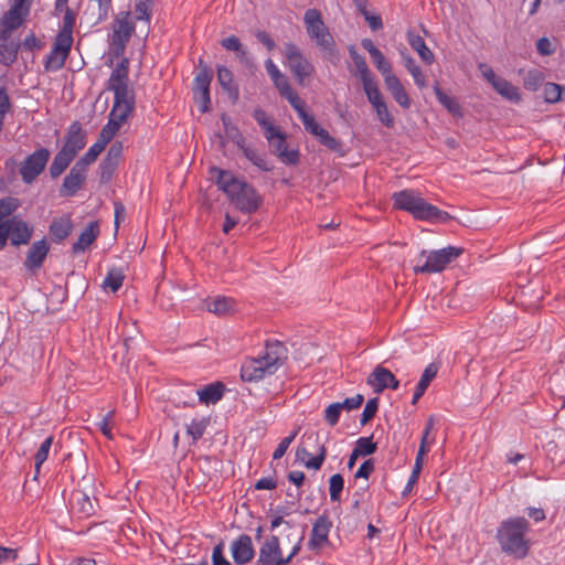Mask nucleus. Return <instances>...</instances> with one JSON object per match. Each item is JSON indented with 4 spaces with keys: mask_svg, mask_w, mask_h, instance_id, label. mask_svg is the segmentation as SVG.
Segmentation results:
<instances>
[{
    "mask_svg": "<svg viewBox=\"0 0 565 565\" xmlns=\"http://www.w3.org/2000/svg\"><path fill=\"white\" fill-rule=\"evenodd\" d=\"M327 456V449L323 445L319 447L318 455L315 457H309L305 461V466L309 469L319 470L326 459Z\"/></svg>",
    "mask_w": 565,
    "mask_h": 565,
    "instance_id": "obj_63",
    "label": "nucleus"
},
{
    "mask_svg": "<svg viewBox=\"0 0 565 565\" xmlns=\"http://www.w3.org/2000/svg\"><path fill=\"white\" fill-rule=\"evenodd\" d=\"M303 21L310 39L313 40L320 49L331 52L334 47V40L326 26L320 11L317 9L307 10Z\"/></svg>",
    "mask_w": 565,
    "mask_h": 565,
    "instance_id": "obj_7",
    "label": "nucleus"
},
{
    "mask_svg": "<svg viewBox=\"0 0 565 565\" xmlns=\"http://www.w3.org/2000/svg\"><path fill=\"white\" fill-rule=\"evenodd\" d=\"M316 137L319 139L320 143H322L330 150L337 151V152L342 150V143L338 139L332 137L324 128H322L316 135Z\"/></svg>",
    "mask_w": 565,
    "mask_h": 565,
    "instance_id": "obj_55",
    "label": "nucleus"
},
{
    "mask_svg": "<svg viewBox=\"0 0 565 565\" xmlns=\"http://www.w3.org/2000/svg\"><path fill=\"white\" fill-rule=\"evenodd\" d=\"M344 487V479L340 473L331 476L329 480V492L332 502L340 501L341 492Z\"/></svg>",
    "mask_w": 565,
    "mask_h": 565,
    "instance_id": "obj_50",
    "label": "nucleus"
},
{
    "mask_svg": "<svg viewBox=\"0 0 565 565\" xmlns=\"http://www.w3.org/2000/svg\"><path fill=\"white\" fill-rule=\"evenodd\" d=\"M50 250L49 244L45 238L34 242L24 260V267L29 271H35L41 268Z\"/></svg>",
    "mask_w": 565,
    "mask_h": 565,
    "instance_id": "obj_22",
    "label": "nucleus"
},
{
    "mask_svg": "<svg viewBox=\"0 0 565 565\" xmlns=\"http://www.w3.org/2000/svg\"><path fill=\"white\" fill-rule=\"evenodd\" d=\"M258 565H286L288 559L282 557L279 539L271 535L262 545L257 561Z\"/></svg>",
    "mask_w": 565,
    "mask_h": 565,
    "instance_id": "obj_14",
    "label": "nucleus"
},
{
    "mask_svg": "<svg viewBox=\"0 0 565 565\" xmlns=\"http://www.w3.org/2000/svg\"><path fill=\"white\" fill-rule=\"evenodd\" d=\"M376 449V444L372 441V437H361L356 440L353 451L361 457L372 455Z\"/></svg>",
    "mask_w": 565,
    "mask_h": 565,
    "instance_id": "obj_49",
    "label": "nucleus"
},
{
    "mask_svg": "<svg viewBox=\"0 0 565 565\" xmlns=\"http://www.w3.org/2000/svg\"><path fill=\"white\" fill-rule=\"evenodd\" d=\"M51 152L46 148H40L29 154L20 164V175L25 184H32L45 170Z\"/></svg>",
    "mask_w": 565,
    "mask_h": 565,
    "instance_id": "obj_10",
    "label": "nucleus"
},
{
    "mask_svg": "<svg viewBox=\"0 0 565 565\" xmlns=\"http://www.w3.org/2000/svg\"><path fill=\"white\" fill-rule=\"evenodd\" d=\"M111 10V0H89L84 17L90 25H97L109 17Z\"/></svg>",
    "mask_w": 565,
    "mask_h": 565,
    "instance_id": "obj_21",
    "label": "nucleus"
},
{
    "mask_svg": "<svg viewBox=\"0 0 565 565\" xmlns=\"http://www.w3.org/2000/svg\"><path fill=\"white\" fill-rule=\"evenodd\" d=\"M316 137L319 139L320 143H322L330 150L337 151V152L342 150V143L338 139L332 137L324 128H322L316 135Z\"/></svg>",
    "mask_w": 565,
    "mask_h": 565,
    "instance_id": "obj_53",
    "label": "nucleus"
},
{
    "mask_svg": "<svg viewBox=\"0 0 565 565\" xmlns=\"http://www.w3.org/2000/svg\"><path fill=\"white\" fill-rule=\"evenodd\" d=\"M33 228L26 222L13 216L0 223V250H2L8 238L14 246L28 244L32 236Z\"/></svg>",
    "mask_w": 565,
    "mask_h": 565,
    "instance_id": "obj_9",
    "label": "nucleus"
},
{
    "mask_svg": "<svg viewBox=\"0 0 565 565\" xmlns=\"http://www.w3.org/2000/svg\"><path fill=\"white\" fill-rule=\"evenodd\" d=\"M438 370L439 366L436 363H430L426 366L418 382L420 388H427L429 386L430 382L436 377Z\"/></svg>",
    "mask_w": 565,
    "mask_h": 565,
    "instance_id": "obj_59",
    "label": "nucleus"
},
{
    "mask_svg": "<svg viewBox=\"0 0 565 565\" xmlns=\"http://www.w3.org/2000/svg\"><path fill=\"white\" fill-rule=\"evenodd\" d=\"M0 44L1 62L6 65H11L18 55L19 44L13 41H2Z\"/></svg>",
    "mask_w": 565,
    "mask_h": 565,
    "instance_id": "obj_42",
    "label": "nucleus"
},
{
    "mask_svg": "<svg viewBox=\"0 0 565 565\" xmlns=\"http://www.w3.org/2000/svg\"><path fill=\"white\" fill-rule=\"evenodd\" d=\"M394 206L407 211L415 218L422 221L441 220L447 213L437 206L428 203L419 192L414 190H403L393 194Z\"/></svg>",
    "mask_w": 565,
    "mask_h": 565,
    "instance_id": "obj_5",
    "label": "nucleus"
},
{
    "mask_svg": "<svg viewBox=\"0 0 565 565\" xmlns=\"http://www.w3.org/2000/svg\"><path fill=\"white\" fill-rule=\"evenodd\" d=\"M387 90L391 93L395 102L403 108L411 107V99L404 86L395 74L384 79Z\"/></svg>",
    "mask_w": 565,
    "mask_h": 565,
    "instance_id": "obj_26",
    "label": "nucleus"
},
{
    "mask_svg": "<svg viewBox=\"0 0 565 565\" xmlns=\"http://www.w3.org/2000/svg\"><path fill=\"white\" fill-rule=\"evenodd\" d=\"M377 408H379V399L377 398L369 399L363 412H362V415H361V419H360L361 424L365 425L366 423H369L375 416Z\"/></svg>",
    "mask_w": 565,
    "mask_h": 565,
    "instance_id": "obj_62",
    "label": "nucleus"
},
{
    "mask_svg": "<svg viewBox=\"0 0 565 565\" xmlns=\"http://www.w3.org/2000/svg\"><path fill=\"white\" fill-rule=\"evenodd\" d=\"M332 527V521L327 514L320 515L312 525L308 548L315 552L320 551L329 543V533Z\"/></svg>",
    "mask_w": 565,
    "mask_h": 565,
    "instance_id": "obj_13",
    "label": "nucleus"
},
{
    "mask_svg": "<svg viewBox=\"0 0 565 565\" xmlns=\"http://www.w3.org/2000/svg\"><path fill=\"white\" fill-rule=\"evenodd\" d=\"M287 349L279 342H267L265 351L258 358L246 359L241 366V379L244 382H258L270 376L284 364Z\"/></svg>",
    "mask_w": 565,
    "mask_h": 565,
    "instance_id": "obj_3",
    "label": "nucleus"
},
{
    "mask_svg": "<svg viewBox=\"0 0 565 565\" xmlns=\"http://www.w3.org/2000/svg\"><path fill=\"white\" fill-rule=\"evenodd\" d=\"M210 419L206 417L193 418L186 426V434L192 438L193 443L199 440L205 433Z\"/></svg>",
    "mask_w": 565,
    "mask_h": 565,
    "instance_id": "obj_41",
    "label": "nucleus"
},
{
    "mask_svg": "<svg viewBox=\"0 0 565 565\" xmlns=\"http://www.w3.org/2000/svg\"><path fill=\"white\" fill-rule=\"evenodd\" d=\"M408 43L413 50H415L419 57L427 64H431L435 60V56L429 47H427L424 39L415 34L414 32H408L407 34Z\"/></svg>",
    "mask_w": 565,
    "mask_h": 565,
    "instance_id": "obj_30",
    "label": "nucleus"
},
{
    "mask_svg": "<svg viewBox=\"0 0 565 565\" xmlns=\"http://www.w3.org/2000/svg\"><path fill=\"white\" fill-rule=\"evenodd\" d=\"M265 68L280 96L287 99L292 108H299L300 103L303 100L299 97L297 92L292 89L288 77L278 68L271 58L265 61Z\"/></svg>",
    "mask_w": 565,
    "mask_h": 565,
    "instance_id": "obj_12",
    "label": "nucleus"
},
{
    "mask_svg": "<svg viewBox=\"0 0 565 565\" xmlns=\"http://www.w3.org/2000/svg\"><path fill=\"white\" fill-rule=\"evenodd\" d=\"M151 4H152V2H149V1L136 0V3H135L136 19L139 21L149 22L150 17H151Z\"/></svg>",
    "mask_w": 565,
    "mask_h": 565,
    "instance_id": "obj_56",
    "label": "nucleus"
},
{
    "mask_svg": "<svg viewBox=\"0 0 565 565\" xmlns=\"http://www.w3.org/2000/svg\"><path fill=\"white\" fill-rule=\"evenodd\" d=\"M209 311L222 316L234 312L236 303L232 298L217 296L211 299L206 305Z\"/></svg>",
    "mask_w": 565,
    "mask_h": 565,
    "instance_id": "obj_31",
    "label": "nucleus"
},
{
    "mask_svg": "<svg viewBox=\"0 0 565 565\" xmlns=\"http://www.w3.org/2000/svg\"><path fill=\"white\" fill-rule=\"evenodd\" d=\"M404 65H405L406 70L411 73V75L413 76L415 84L419 88L425 87L426 86V77L423 74V72L420 71L419 66L416 65L415 60L412 56L406 55V56H404Z\"/></svg>",
    "mask_w": 565,
    "mask_h": 565,
    "instance_id": "obj_43",
    "label": "nucleus"
},
{
    "mask_svg": "<svg viewBox=\"0 0 565 565\" xmlns=\"http://www.w3.org/2000/svg\"><path fill=\"white\" fill-rule=\"evenodd\" d=\"M223 393L224 385L220 382L205 385L203 388L196 391L199 401L206 405L218 402L222 398Z\"/></svg>",
    "mask_w": 565,
    "mask_h": 565,
    "instance_id": "obj_29",
    "label": "nucleus"
},
{
    "mask_svg": "<svg viewBox=\"0 0 565 565\" xmlns=\"http://www.w3.org/2000/svg\"><path fill=\"white\" fill-rule=\"evenodd\" d=\"M435 95L438 102L454 116L461 115V107L459 103L448 95H446L438 85L434 87Z\"/></svg>",
    "mask_w": 565,
    "mask_h": 565,
    "instance_id": "obj_39",
    "label": "nucleus"
},
{
    "mask_svg": "<svg viewBox=\"0 0 565 565\" xmlns=\"http://www.w3.org/2000/svg\"><path fill=\"white\" fill-rule=\"evenodd\" d=\"M349 53H350L353 64L358 71L360 79L363 84V89L366 90V89L377 85L372 72L370 71V68L366 64L365 58L356 52L354 46H351L349 49Z\"/></svg>",
    "mask_w": 565,
    "mask_h": 565,
    "instance_id": "obj_24",
    "label": "nucleus"
},
{
    "mask_svg": "<svg viewBox=\"0 0 565 565\" xmlns=\"http://www.w3.org/2000/svg\"><path fill=\"white\" fill-rule=\"evenodd\" d=\"M85 145L86 136L83 132L81 125L78 122H74L68 129L65 142L61 150L75 159L77 153L85 147Z\"/></svg>",
    "mask_w": 565,
    "mask_h": 565,
    "instance_id": "obj_23",
    "label": "nucleus"
},
{
    "mask_svg": "<svg viewBox=\"0 0 565 565\" xmlns=\"http://www.w3.org/2000/svg\"><path fill=\"white\" fill-rule=\"evenodd\" d=\"M340 402L330 404L324 411V419L330 426H335L341 415Z\"/></svg>",
    "mask_w": 565,
    "mask_h": 565,
    "instance_id": "obj_60",
    "label": "nucleus"
},
{
    "mask_svg": "<svg viewBox=\"0 0 565 565\" xmlns=\"http://www.w3.org/2000/svg\"><path fill=\"white\" fill-rule=\"evenodd\" d=\"M269 145L273 148V152L281 162L286 164H296L299 161V151L296 149H288L285 134L273 139V142H269Z\"/></svg>",
    "mask_w": 565,
    "mask_h": 565,
    "instance_id": "obj_25",
    "label": "nucleus"
},
{
    "mask_svg": "<svg viewBox=\"0 0 565 565\" xmlns=\"http://www.w3.org/2000/svg\"><path fill=\"white\" fill-rule=\"evenodd\" d=\"M544 81V75L539 70H530L525 73L523 85L526 89L535 92L540 88Z\"/></svg>",
    "mask_w": 565,
    "mask_h": 565,
    "instance_id": "obj_46",
    "label": "nucleus"
},
{
    "mask_svg": "<svg viewBox=\"0 0 565 565\" xmlns=\"http://www.w3.org/2000/svg\"><path fill=\"white\" fill-rule=\"evenodd\" d=\"M108 88L114 93V106L108 122L104 127L116 135L135 109V96L129 86L127 58H124L113 71L108 79Z\"/></svg>",
    "mask_w": 565,
    "mask_h": 565,
    "instance_id": "obj_1",
    "label": "nucleus"
},
{
    "mask_svg": "<svg viewBox=\"0 0 565 565\" xmlns=\"http://www.w3.org/2000/svg\"><path fill=\"white\" fill-rule=\"evenodd\" d=\"M73 42V33L60 30L54 40L53 47L56 49V51L70 54Z\"/></svg>",
    "mask_w": 565,
    "mask_h": 565,
    "instance_id": "obj_47",
    "label": "nucleus"
},
{
    "mask_svg": "<svg viewBox=\"0 0 565 565\" xmlns=\"http://www.w3.org/2000/svg\"><path fill=\"white\" fill-rule=\"evenodd\" d=\"M53 444V437L50 436L41 444L34 457L35 473H40L41 466L46 461L50 449Z\"/></svg>",
    "mask_w": 565,
    "mask_h": 565,
    "instance_id": "obj_45",
    "label": "nucleus"
},
{
    "mask_svg": "<svg viewBox=\"0 0 565 565\" xmlns=\"http://www.w3.org/2000/svg\"><path fill=\"white\" fill-rule=\"evenodd\" d=\"M367 384L374 390V392L381 393L388 387L397 390L399 382L390 370L377 365L367 377Z\"/></svg>",
    "mask_w": 565,
    "mask_h": 565,
    "instance_id": "obj_18",
    "label": "nucleus"
},
{
    "mask_svg": "<svg viewBox=\"0 0 565 565\" xmlns=\"http://www.w3.org/2000/svg\"><path fill=\"white\" fill-rule=\"evenodd\" d=\"M122 153V143L117 141L114 142L103 160L102 168L108 172H113L119 163V159Z\"/></svg>",
    "mask_w": 565,
    "mask_h": 565,
    "instance_id": "obj_35",
    "label": "nucleus"
},
{
    "mask_svg": "<svg viewBox=\"0 0 565 565\" xmlns=\"http://www.w3.org/2000/svg\"><path fill=\"white\" fill-rule=\"evenodd\" d=\"M299 429L294 430L289 436L282 438L278 444L276 450L273 454V458L275 460L280 459L289 448L290 444L294 441L296 436L298 435Z\"/></svg>",
    "mask_w": 565,
    "mask_h": 565,
    "instance_id": "obj_61",
    "label": "nucleus"
},
{
    "mask_svg": "<svg viewBox=\"0 0 565 565\" xmlns=\"http://www.w3.org/2000/svg\"><path fill=\"white\" fill-rule=\"evenodd\" d=\"M253 117L262 127L264 136L268 140V142H273V139L284 134L277 126L274 125V122L270 120V118L263 109H255L253 113Z\"/></svg>",
    "mask_w": 565,
    "mask_h": 565,
    "instance_id": "obj_27",
    "label": "nucleus"
},
{
    "mask_svg": "<svg viewBox=\"0 0 565 565\" xmlns=\"http://www.w3.org/2000/svg\"><path fill=\"white\" fill-rule=\"evenodd\" d=\"M67 56H68L67 53H65V52L62 53L60 51H56V49L52 47V50L45 61V70H47V71L61 70L64 66Z\"/></svg>",
    "mask_w": 565,
    "mask_h": 565,
    "instance_id": "obj_44",
    "label": "nucleus"
},
{
    "mask_svg": "<svg viewBox=\"0 0 565 565\" xmlns=\"http://www.w3.org/2000/svg\"><path fill=\"white\" fill-rule=\"evenodd\" d=\"M87 178V169L75 163L64 178L60 188L62 196H73L84 185Z\"/></svg>",
    "mask_w": 565,
    "mask_h": 565,
    "instance_id": "obj_16",
    "label": "nucleus"
},
{
    "mask_svg": "<svg viewBox=\"0 0 565 565\" xmlns=\"http://www.w3.org/2000/svg\"><path fill=\"white\" fill-rule=\"evenodd\" d=\"M113 32L109 35V44L113 52L118 56L125 53L126 45L135 32V24L129 11L120 12L114 23Z\"/></svg>",
    "mask_w": 565,
    "mask_h": 565,
    "instance_id": "obj_8",
    "label": "nucleus"
},
{
    "mask_svg": "<svg viewBox=\"0 0 565 565\" xmlns=\"http://www.w3.org/2000/svg\"><path fill=\"white\" fill-rule=\"evenodd\" d=\"M294 109L297 111L300 120L302 121V124L305 126V129L308 132L316 136L322 129V127L315 120L313 116H311L310 114H308L306 111L305 102L300 103L299 108H294Z\"/></svg>",
    "mask_w": 565,
    "mask_h": 565,
    "instance_id": "obj_40",
    "label": "nucleus"
},
{
    "mask_svg": "<svg viewBox=\"0 0 565 565\" xmlns=\"http://www.w3.org/2000/svg\"><path fill=\"white\" fill-rule=\"evenodd\" d=\"M74 160L73 157L60 150L53 158V161L50 166V175L55 179L60 177Z\"/></svg>",
    "mask_w": 565,
    "mask_h": 565,
    "instance_id": "obj_34",
    "label": "nucleus"
},
{
    "mask_svg": "<svg viewBox=\"0 0 565 565\" xmlns=\"http://www.w3.org/2000/svg\"><path fill=\"white\" fill-rule=\"evenodd\" d=\"M19 200L15 198H6L0 200V217L4 218L11 215L19 207Z\"/></svg>",
    "mask_w": 565,
    "mask_h": 565,
    "instance_id": "obj_58",
    "label": "nucleus"
},
{
    "mask_svg": "<svg viewBox=\"0 0 565 565\" xmlns=\"http://www.w3.org/2000/svg\"><path fill=\"white\" fill-rule=\"evenodd\" d=\"M209 174L210 179L226 194L237 210L252 214L259 209L263 202L259 193L253 185L236 178L232 171L211 167Z\"/></svg>",
    "mask_w": 565,
    "mask_h": 565,
    "instance_id": "obj_2",
    "label": "nucleus"
},
{
    "mask_svg": "<svg viewBox=\"0 0 565 565\" xmlns=\"http://www.w3.org/2000/svg\"><path fill=\"white\" fill-rule=\"evenodd\" d=\"M245 157L257 168H259L263 171H270L271 164L268 162L266 157L264 154L258 153L255 149L252 148H245L244 149Z\"/></svg>",
    "mask_w": 565,
    "mask_h": 565,
    "instance_id": "obj_48",
    "label": "nucleus"
},
{
    "mask_svg": "<svg viewBox=\"0 0 565 565\" xmlns=\"http://www.w3.org/2000/svg\"><path fill=\"white\" fill-rule=\"evenodd\" d=\"M371 58L384 79L394 74L392 71L391 63L385 58L381 51L371 55Z\"/></svg>",
    "mask_w": 565,
    "mask_h": 565,
    "instance_id": "obj_52",
    "label": "nucleus"
},
{
    "mask_svg": "<svg viewBox=\"0 0 565 565\" xmlns=\"http://www.w3.org/2000/svg\"><path fill=\"white\" fill-rule=\"evenodd\" d=\"M72 221L70 217H60L52 222L50 232L57 241L66 238L72 231Z\"/></svg>",
    "mask_w": 565,
    "mask_h": 565,
    "instance_id": "obj_36",
    "label": "nucleus"
},
{
    "mask_svg": "<svg viewBox=\"0 0 565 565\" xmlns=\"http://www.w3.org/2000/svg\"><path fill=\"white\" fill-rule=\"evenodd\" d=\"M212 565H231L230 561L224 556V544L218 543L213 547Z\"/></svg>",
    "mask_w": 565,
    "mask_h": 565,
    "instance_id": "obj_64",
    "label": "nucleus"
},
{
    "mask_svg": "<svg viewBox=\"0 0 565 565\" xmlns=\"http://www.w3.org/2000/svg\"><path fill=\"white\" fill-rule=\"evenodd\" d=\"M104 149L105 148L96 141L94 145L89 147L87 152L76 161V163L88 170L89 164L95 162V160L103 152Z\"/></svg>",
    "mask_w": 565,
    "mask_h": 565,
    "instance_id": "obj_51",
    "label": "nucleus"
},
{
    "mask_svg": "<svg viewBox=\"0 0 565 565\" xmlns=\"http://www.w3.org/2000/svg\"><path fill=\"white\" fill-rule=\"evenodd\" d=\"M99 234V225L97 222H90L79 234L78 239L73 244V252H84L89 247Z\"/></svg>",
    "mask_w": 565,
    "mask_h": 565,
    "instance_id": "obj_28",
    "label": "nucleus"
},
{
    "mask_svg": "<svg viewBox=\"0 0 565 565\" xmlns=\"http://www.w3.org/2000/svg\"><path fill=\"white\" fill-rule=\"evenodd\" d=\"M28 15L10 7L0 19V41H9L12 32L23 24Z\"/></svg>",
    "mask_w": 565,
    "mask_h": 565,
    "instance_id": "obj_20",
    "label": "nucleus"
},
{
    "mask_svg": "<svg viewBox=\"0 0 565 565\" xmlns=\"http://www.w3.org/2000/svg\"><path fill=\"white\" fill-rule=\"evenodd\" d=\"M529 531L530 523L523 516L503 520L497 530V540L502 552L515 558H524L530 551V541L526 539Z\"/></svg>",
    "mask_w": 565,
    "mask_h": 565,
    "instance_id": "obj_4",
    "label": "nucleus"
},
{
    "mask_svg": "<svg viewBox=\"0 0 565 565\" xmlns=\"http://www.w3.org/2000/svg\"><path fill=\"white\" fill-rule=\"evenodd\" d=\"M221 45L227 50L236 53V56L239 58L241 62H247L248 61V54L246 49L241 43L239 39L235 35H231L228 38H225L221 41Z\"/></svg>",
    "mask_w": 565,
    "mask_h": 565,
    "instance_id": "obj_37",
    "label": "nucleus"
},
{
    "mask_svg": "<svg viewBox=\"0 0 565 565\" xmlns=\"http://www.w3.org/2000/svg\"><path fill=\"white\" fill-rule=\"evenodd\" d=\"M212 81V73L209 68H202L194 78V90L199 98L200 110L205 113L209 110L211 104L210 98V83Z\"/></svg>",
    "mask_w": 565,
    "mask_h": 565,
    "instance_id": "obj_19",
    "label": "nucleus"
},
{
    "mask_svg": "<svg viewBox=\"0 0 565 565\" xmlns=\"http://www.w3.org/2000/svg\"><path fill=\"white\" fill-rule=\"evenodd\" d=\"M217 81L222 88L232 97L233 99H237L238 97V88L234 83L232 72L225 66H220L217 68Z\"/></svg>",
    "mask_w": 565,
    "mask_h": 565,
    "instance_id": "obj_33",
    "label": "nucleus"
},
{
    "mask_svg": "<svg viewBox=\"0 0 565 565\" xmlns=\"http://www.w3.org/2000/svg\"><path fill=\"white\" fill-rule=\"evenodd\" d=\"M462 253L463 249L456 246H447L436 250L423 249L413 260V270L416 274L440 273Z\"/></svg>",
    "mask_w": 565,
    "mask_h": 565,
    "instance_id": "obj_6",
    "label": "nucleus"
},
{
    "mask_svg": "<svg viewBox=\"0 0 565 565\" xmlns=\"http://www.w3.org/2000/svg\"><path fill=\"white\" fill-rule=\"evenodd\" d=\"M367 100L373 106L377 119L387 128H393L395 119L387 108V105L377 87V85L364 90Z\"/></svg>",
    "mask_w": 565,
    "mask_h": 565,
    "instance_id": "obj_15",
    "label": "nucleus"
},
{
    "mask_svg": "<svg viewBox=\"0 0 565 565\" xmlns=\"http://www.w3.org/2000/svg\"><path fill=\"white\" fill-rule=\"evenodd\" d=\"M543 94L547 103H557L562 96V88L555 83H546L543 88Z\"/></svg>",
    "mask_w": 565,
    "mask_h": 565,
    "instance_id": "obj_57",
    "label": "nucleus"
},
{
    "mask_svg": "<svg viewBox=\"0 0 565 565\" xmlns=\"http://www.w3.org/2000/svg\"><path fill=\"white\" fill-rule=\"evenodd\" d=\"M492 87L498 94L510 102L519 103L521 100L519 88L502 77H499Z\"/></svg>",
    "mask_w": 565,
    "mask_h": 565,
    "instance_id": "obj_32",
    "label": "nucleus"
},
{
    "mask_svg": "<svg viewBox=\"0 0 565 565\" xmlns=\"http://www.w3.org/2000/svg\"><path fill=\"white\" fill-rule=\"evenodd\" d=\"M316 137L319 139L320 143H322L330 150L337 151V152L342 150V143L338 139L332 137L324 128H322L316 135Z\"/></svg>",
    "mask_w": 565,
    "mask_h": 565,
    "instance_id": "obj_54",
    "label": "nucleus"
},
{
    "mask_svg": "<svg viewBox=\"0 0 565 565\" xmlns=\"http://www.w3.org/2000/svg\"><path fill=\"white\" fill-rule=\"evenodd\" d=\"M231 554L237 565L249 563L255 556L252 537L247 534L239 535L231 543Z\"/></svg>",
    "mask_w": 565,
    "mask_h": 565,
    "instance_id": "obj_17",
    "label": "nucleus"
},
{
    "mask_svg": "<svg viewBox=\"0 0 565 565\" xmlns=\"http://www.w3.org/2000/svg\"><path fill=\"white\" fill-rule=\"evenodd\" d=\"M125 275L119 268H111L103 281V288L116 292L124 282Z\"/></svg>",
    "mask_w": 565,
    "mask_h": 565,
    "instance_id": "obj_38",
    "label": "nucleus"
},
{
    "mask_svg": "<svg viewBox=\"0 0 565 565\" xmlns=\"http://www.w3.org/2000/svg\"><path fill=\"white\" fill-rule=\"evenodd\" d=\"M284 53L288 67L297 82L302 85L305 79L312 75L315 71L313 65L305 57L300 49L294 43H287L285 45Z\"/></svg>",
    "mask_w": 565,
    "mask_h": 565,
    "instance_id": "obj_11",
    "label": "nucleus"
}]
</instances>
